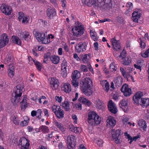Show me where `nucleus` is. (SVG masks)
I'll list each match as a JSON object with an SVG mask.
<instances>
[{"instance_id":"obj_1","label":"nucleus","mask_w":149,"mask_h":149,"mask_svg":"<svg viewBox=\"0 0 149 149\" xmlns=\"http://www.w3.org/2000/svg\"><path fill=\"white\" fill-rule=\"evenodd\" d=\"M84 4L88 6H97L105 10H109L112 8V4L111 0H82Z\"/></svg>"},{"instance_id":"obj_2","label":"nucleus","mask_w":149,"mask_h":149,"mask_svg":"<svg viewBox=\"0 0 149 149\" xmlns=\"http://www.w3.org/2000/svg\"><path fill=\"white\" fill-rule=\"evenodd\" d=\"M24 88L23 86L21 85H17L15 89L14 92L12 94L11 100L13 103L15 104H17L19 103L21 104V106L22 108L24 106V108L27 107L26 98L24 97L21 102H20V98L23 92L22 90Z\"/></svg>"},{"instance_id":"obj_3","label":"nucleus","mask_w":149,"mask_h":149,"mask_svg":"<svg viewBox=\"0 0 149 149\" xmlns=\"http://www.w3.org/2000/svg\"><path fill=\"white\" fill-rule=\"evenodd\" d=\"M88 121L92 126H95L99 124L101 121V118L94 111L89 113L88 114Z\"/></svg>"},{"instance_id":"obj_4","label":"nucleus","mask_w":149,"mask_h":149,"mask_svg":"<svg viewBox=\"0 0 149 149\" xmlns=\"http://www.w3.org/2000/svg\"><path fill=\"white\" fill-rule=\"evenodd\" d=\"M80 86L82 90L90 89L93 86L92 80L90 78L86 77L80 81Z\"/></svg>"},{"instance_id":"obj_5","label":"nucleus","mask_w":149,"mask_h":149,"mask_svg":"<svg viewBox=\"0 0 149 149\" xmlns=\"http://www.w3.org/2000/svg\"><path fill=\"white\" fill-rule=\"evenodd\" d=\"M81 76L79 71L77 70H74L72 73L71 75L72 80V84L74 87H77L79 86V81L78 79Z\"/></svg>"},{"instance_id":"obj_6","label":"nucleus","mask_w":149,"mask_h":149,"mask_svg":"<svg viewBox=\"0 0 149 149\" xmlns=\"http://www.w3.org/2000/svg\"><path fill=\"white\" fill-rule=\"evenodd\" d=\"M73 35L76 37H79L82 35L84 33V29L81 25L75 26L72 29Z\"/></svg>"},{"instance_id":"obj_7","label":"nucleus","mask_w":149,"mask_h":149,"mask_svg":"<svg viewBox=\"0 0 149 149\" xmlns=\"http://www.w3.org/2000/svg\"><path fill=\"white\" fill-rule=\"evenodd\" d=\"M75 136L71 135L67 137V144L69 149H74L75 143L74 141Z\"/></svg>"},{"instance_id":"obj_8","label":"nucleus","mask_w":149,"mask_h":149,"mask_svg":"<svg viewBox=\"0 0 149 149\" xmlns=\"http://www.w3.org/2000/svg\"><path fill=\"white\" fill-rule=\"evenodd\" d=\"M29 145V141L24 137L21 138L17 144L18 146H22L20 149H28Z\"/></svg>"},{"instance_id":"obj_9","label":"nucleus","mask_w":149,"mask_h":149,"mask_svg":"<svg viewBox=\"0 0 149 149\" xmlns=\"http://www.w3.org/2000/svg\"><path fill=\"white\" fill-rule=\"evenodd\" d=\"M120 130H117L115 131L114 129H112L111 131V132L113 139L115 140V141L116 143H120V136L121 134Z\"/></svg>"},{"instance_id":"obj_10","label":"nucleus","mask_w":149,"mask_h":149,"mask_svg":"<svg viewBox=\"0 0 149 149\" xmlns=\"http://www.w3.org/2000/svg\"><path fill=\"white\" fill-rule=\"evenodd\" d=\"M2 13L6 15L11 14L12 9L10 6L5 4H2L0 7Z\"/></svg>"},{"instance_id":"obj_11","label":"nucleus","mask_w":149,"mask_h":149,"mask_svg":"<svg viewBox=\"0 0 149 149\" xmlns=\"http://www.w3.org/2000/svg\"><path fill=\"white\" fill-rule=\"evenodd\" d=\"M111 42L113 45V49L116 51H120L121 47L119 41L116 40L115 39V37H114L111 39Z\"/></svg>"},{"instance_id":"obj_12","label":"nucleus","mask_w":149,"mask_h":149,"mask_svg":"<svg viewBox=\"0 0 149 149\" xmlns=\"http://www.w3.org/2000/svg\"><path fill=\"white\" fill-rule=\"evenodd\" d=\"M86 46L84 42H80L76 45L75 51L77 53H80L81 52L84 51L86 50Z\"/></svg>"},{"instance_id":"obj_13","label":"nucleus","mask_w":149,"mask_h":149,"mask_svg":"<svg viewBox=\"0 0 149 149\" xmlns=\"http://www.w3.org/2000/svg\"><path fill=\"white\" fill-rule=\"evenodd\" d=\"M120 90L124 93L125 96H129L131 94V89L128 88V85L127 84H125L123 85L120 88Z\"/></svg>"},{"instance_id":"obj_14","label":"nucleus","mask_w":149,"mask_h":149,"mask_svg":"<svg viewBox=\"0 0 149 149\" xmlns=\"http://www.w3.org/2000/svg\"><path fill=\"white\" fill-rule=\"evenodd\" d=\"M109 110L111 113L116 114L118 111L116 105L111 100H110L108 104Z\"/></svg>"},{"instance_id":"obj_15","label":"nucleus","mask_w":149,"mask_h":149,"mask_svg":"<svg viewBox=\"0 0 149 149\" xmlns=\"http://www.w3.org/2000/svg\"><path fill=\"white\" fill-rule=\"evenodd\" d=\"M47 15L49 18L52 19L56 15V12L55 9L50 7L47 8Z\"/></svg>"},{"instance_id":"obj_16","label":"nucleus","mask_w":149,"mask_h":149,"mask_svg":"<svg viewBox=\"0 0 149 149\" xmlns=\"http://www.w3.org/2000/svg\"><path fill=\"white\" fill-rule=\"evenodd\" d=\"M143 96V93L142 92L139 91L136 93L133 98L134 103L137 104H139V102L141 100V98Z\"/></svg>"},{"instance_id":"obj_17","label":"nucleus","mask_w":149,"mask_h":149,"mask_svg":"<svg viewBox=\"0 0 149 149\" xmlns=\"http://www.w3.org/2000/svg\"><path fill=\"white\" fill-rule=\"evenodd\" d=\"M18 19L20 22L24 24L28 22L29 18L28 17L24 14L23 13L19 12L18 13Z\"/></svg>"},{"instance_id":"obj_18","label":"nucleus","mask_w":149,"mask_h":149,"mask_svg":"<svg viewBox=\"0 0 149 149\" xmlns=\"http://www.w3.org/2000/svg\"><path fill=\"white\" fill-rule=\"evenodd\" d=\"M33 33L34 36L36 37V39L39 42H41V40L44 37H45L46 35L45 33H40L37 30L34 29L33 31Z\"/></svg>"},{"instance_id":"obj_19","label":"nucleus","mask_w":149,"mask_h":149,"mask_svg":"<svg viewBox=\"0 0 149 149\" xmlns=\"http://www.w3.org/2000/svg\"><path fill=\"white\" fill-rule=\"evenodd\" d=\"M50 84L52 88L54 90L57 89L59 85V82L57 79L52 78H51V81H50Z\"/></svg>"},{"instance_id":"obj_20","label":"nucleus","mask_w":149,"mask_h":149,"mask_svg":"<svg viewBox=\"0 0 149 149\" xmlns=\"http://www.w3.org/2000/svg\"><path fill=\"white\" fill-rule=\"evenodd\" d=\"M57 111H54V113L57 117L59 119H61L64 117V112L61 108L60 107H58Z\"/></svg>"},{"instance_id":"obj_21","label":"nucleus","mask_w":149,"mask_h":149,"mask_svg":"<svg viewBox=\"0 0 149 149\" xmlns=\"http://www.w3.org/2000/svg\"><path fill=\"white\" fill-rule=\"evenodd\" d=\"M141 17V13L138 12L134 11L132 13V19L136 22H138L139 19Z\"/></svg>"},{"instance_id":"obj_22","label":"nucleus","mask_w":149,"mask_h":149,"mask_svg":"<svg viewBox=\"0 0 149 149\" xmlns=\"http://www.w3.org/2000/svg\"><path fill=\"white\" fill-rule=\"evenodd\" d=\"M139 103V104L143 107H146L149 106V99L142 98Z\"/></svg>"},{"instance_id":"obj_23","label":"nucleus","mask_w":149,"mask_h":149,"mask_svg":"<svg viewBox=\"0 0 149 149\" xmlns=\"http://www.w3.org/2000/svg\"><path fill=\"white\" fill-rule=\"evenodd\" d=\"M114 83L115 86L118 88L120 87L122 84L123 82V79L121 77H116L114 80Z\"/></svg>"},{"instance_id":"obj_24","label":"nucleus","mask_w":149,"mask_h":149,"mask_svg":"<svg viewBox=\"0 0 149 149\" xmlns=\"http://www.w3.org/2000/svg\"><path fill=\"white\" fill-rule=\"evenodd\" d=\"M20 36L21 38H24L25 40L28 41L30 39L31 36L28 32H21L20 33Z\"/></svg>"},{"instance_id":"obj_25","label":"nucleus","mask_w":149,"mask_h":149,"mask_svg":"<svg viewBox=\"0 0 149 149\" xmlns=\"http://www.w3.org/2000/svg\"><path fill=\"white\" fill-rule=\"evenodd\" d=\"M61 90L67 93H69L71 91V86L70 84L69 83L65 84L61 87Z\"/></svg>"},{"instance_id":"obj_26","label":"nucleus","mask_w":149,"mask_h":149,"mask_svg":"<svg viewBox=\"0 0 149 149\" xmlns=\"http://www.w3.org/2000/svg\"><path fill=\"white\" fill-rule=\"evenodd\" d=\"M78 100L79 102L88 106H90L91 104V102L90 101L83 97H80Z\"/></svg>"},{"instance_id":"obj_27","label":"nucleus","mask_w":149,"mask_h":149,"mask_svg":"<svg viewBox=\"0 0 149 149\" xmlns=\"http://www.w3.org/2000/svg\"><path fill=\"white\" fill-rule=\"evenodd\" d=\"M50 60L54 64H57L59 62V58L55 55H52L50 57Z\"/></svg>"},{"instance_id":"obj_28","label":"nucleus","mask_w":149,"mask_h":149,"mask_svg":"<svg viewBox=\"0 0 149 149\" xmlns=\"http://www.w3.org/2000/svg\"><path fill=\"white\" fill-rule=\"evenodd\" d=\"M55 126L58 128L62 132L65 131L66 128L63 126V125L61 123L58 122L57 120H54V122Z\"/></svg>"},{"instance_id":"obj_29","label":"nucleus","mask_w":149,"mask_h":149,"mask_svg":"<svg viewBox=\"0 0 149 149\" xmlns=\"http://www.w3.org/2000/svg\"><path fill=\"white\" fill-rule=\"evenodd\" d=\"M9 68L8 70V75L10 77L12 78L14 73V68L12 65H9Z\"/></svg>"},{"instance_id":"obj_30","label":"nucleus","mask_w":149,"mask_h":149,"mask_svg":"<svg viewBox=\"0 0 149 149\" xmlns=\"http://www.w3.org/2000/svg\"><path fill=\"white\" fill-rule=\"evenodd\" d=\"M138 126L141 128H142L144 130L146 128L147 125L146 121L143 119L140 120L138 124Z\"/></svg>"},{"instance_id":"obj_31","label":"nucleus","mask_w":149,"mask_h":149,"mask_svg":"<svg viewBox=\"0 0 149 149\" xmlns=\"http://www.w3.org/2000/svg\"><path fill=\"white\" fill-rule=\"evenodd\" d=\"M12 42L19 45H21V42L20 40L18 37L16 36H12L11 38Z\"/></svg>"},{"instance_id":"obj_32","label":"nucleus","mask_w":149,"mask_h":149,"mask_svg":"<svg viewBox=\"0 0 149 149\" xmlns=\"http://www.w3.org/2000/svg\"><path fill=\"white\" fill-rule=\"evenodd\" d=\"M107 123L111 126H114L116 124V121L113 117L111 116H109L107 119Z\"/></svg>"},{"instance_id":"obj_33","label":"nucleus","mask_w":149,"mask_h":149,"mask_svg":"<svg viewBox=\"0 0 149 149\" xmlns=\"http://www.w3.org/2000/svg\"><path fill=\"white\" fill-rule=\"evenodd\" d=\"M69 105V104L68 102L67 101H65L62 103V106L64 108L65 111H68L70 109Z\"/></svg>"},{"instance_id":"obj_34","label":"nucleus","mask_w":149,"mask_h":149,"mask_svg":"<svg viewBox=\"0 0 149 149\" xmlns=\"http://www.w3.org/2000/svg\"><path fill=\"white\" fill-rule=\"evenodd\" d=\"M11 118L13 123L17 125L19 124V120L17 116L12 115L11 117Z\"/></svg>"},{"instance_id":"obj_35","label":"nucleus","mask_w":149,"mask_h":149,"mask_svg":"<svg viewBox=\"0 0 149 149\" xmlns=\"http://www.w3.org/2000/svg\"><path fill=\"white\" fill-rule=\"evenodd\" d=\"M82 92L86 95L89 96L92 95L93 91L91 90L88 91V89L81 90Z\"/></svg>"},{"instance_id":"obj_36","label":"nucleus","mask_w":149,"mask_h":149,"mask_svg":"<svg viewBox=\"0 0 149 149\" xmlns=\"http://www.w3.org/2000/svg\"><path fill=\"white\" fill-rule=\"evenodd\" d=\"M79 128L78 127H75L73 125L69 127V130L71 131L74 132L75 133H79Z\"/></svg>"},{"instance_id":"obj_37","label":"nucleus","mask_w":149,"mask_h":149,"mask_svg":"<svg viewBox=\"0 0 149 149\" xmlns=\"http://www.w3.org/2000/svg\"><path fill=\"white\" fill-rule=\"evenodd\" d=\"M122 61L123 64L125 65H128L131 63L130 58L128 57L125 58Z\"/></svg>"},{"instance_id":"obj_38","label":"nucleus","mask_w":149,"mask_h":149,"mask_svg":"<svg viewBox=\"0 0 149 149\" xmlns=\"http://www.w3.org/2000/svg\"><path fill=\"white\" fill-rule=\"evenodd\" d=\"M41 40L42 43L44 44H47L50 42L49 38H48L46 35L45 36V37H44Z\"/></svg>"},{"instance_id":"obj_39","label":"nucleus","mask_w":149,"mask_h":149,"mask_svg":"<svg viewBox=\"0 0 149 149\" xmlns=\"http://www.w3.org/2000/svg\"><path fill=\"white\" fill-rule=\"evenodd\" d=\"M40 130L43 133H47L49 129L45 125H42L40 127Z\"/></svg>"},{"instance_id":"obj_40","label":"nucleus","mask_w":149,"mask_h":149,"mask_svg":"<svg viewBox=\"0 0 149 149\" xmlns=\"http://www.w3.org/2000/svg\"><path fill=\"white\" fill-rule=\"evenodd\" d=\"M127 100L125 99H123L122 100L119 104L120 107L122 108V107H125L127 105Z\"/></svg>"},{"instance_id":"obj_41","label":"nucleus","mask_w":149,"mask_h":149,"mask_svg":"<svg viewBox=\"0 0 149 149\" xmlns=\"http://www.w3.org/2000/svg\"><path fill=\"white\" fill-rule=\"evenodd\" d=\"M33 61L38 70L39 71H41L42 68V65L38 61H35L34 60H33Z\"/></svg>"},{"instance_id":"obj_42","label":"nucleus","mask_w":149,"mask_h":149,"mask_svg":"<svg viewBox=\"0 0 149 149\" xmlns=\"http://www.w3.org/2000/svg\"><path fill=\"white\" fill-rule=\"evenodd\" d=\"M79 70L81 72H87L88 70L87 66L84 65H81Z\"/></svg>"},{"instance_id":"obj_43","label":"nucleus","mask_w":149,"mask_h":149,"mask_svg":"<svg viewBox=\"0 0 149 149\" xmlns=\"http://www.w3.org/2000/svg\"><path fill=\"white\" fill-rule=\"evenodd\" d=\"M6 62H7V63H9V65H12V64H13V58H11V56H8L7 58L6 59Z\"/></svg>"},{"instance_id":"obj_44","label":"nucleus","mask_w":149,"mask_h":149,"mask_svg":"<svg viewBox=\"0 0 149 149\" xmlns=\"http://www.w3.org/2000/svg\"><path fill=\"white\" fill-rule=\"evenodd\" d=\"M0 40L8 42L9 40L8 36L6 34H3L1 36Z\"/></svg>"},{"instance_id":"obj_45","label":"nucleus","mask_w":149,"mask_h":149,"mask_svg":"<svg viewBox=\"0 0 149 149\" xmlns=\"http://www.w3.org/2000/svg\"><path fill=\"white\" fill-rule=\"evenodd\" d=\"M103 103L100 100H98L97 104V107L99 109H102Z\"/></svg>"},{"instance_id":"obj_46","label":"nucleus","mask_w":149,"mask_h":149,"mask_svg":"<svg viewBox=\"0 0 149 149\" xmlns=\"http://www.w3.org/2000/svg\"><path fill=\"white\" fill-rule=\"evenodd\" d=\"M61 66V69H66L67 67V62L64 59L62 61Z\"/></svg>"},{"instance_id":"obj_47","label":"nucleus","mask_w":149,"mask_h":149,"mask_svg":"<svg viewBox=\"0 0 149 149\" xmlns=\"http://www.w3.org/2000/svg\"><path fill=\"white\" fill-rule=\"evenodd\" d=\"M141 56L144 58H146L149 56V48L145 52L142 53Z\"/></svg>"},{"instance_id":"obj_48","label":"nucleus","mask_w":149,"mask_h":149,"mask_svg":"<svg viewBox=\"0 0 149 149\" xmlns=\"http://www.w3.org/2000/svg\"><path fill=\"white\" fill-rule=\"evenodd\" d=\"M87 54H85L82 57V61L83 62V63H88V61L87 60V59H88L89 58H87Z\"/></svg>"},{"instance_id":"obj_49","label":"nucleus","mask_w":149,"mask_h":149,"mask_svg":"<svg viewBox=\"0 0 149 149\" xmlns=\"http://www.w3.org/2000/svg\"><path fill=\"white\" fill-rule=\"evenodd\" d=\"M126 52L123 49V51L120 54L119 56L120 58H121L122 59H123L125 58L126 56Z\"/></svg>"},{"instance_id":"obj_50","label":"nucleus","mask_w":149,"mask_h":149,"mask_svg":"<svg viewBox=\"0 0 149 149\" xmlns=\"http://www.w3.org/2000/svg\"><path fill=\"white\" fill-rule=\"evenodd\" d=\"M8 43V42L3 41L0 40V47L2 48Z\"/></svg>"},{"instance_id":"obj_51","label":"nucleus","mask_w":149,"mask_h":149,"mask_svg":"<svg viewBox=\"0 0 149 149\" xmlns=\"http://www.w3.org/2000/svg\"><path fill=\"white\" fill-rule=\"evenodd\" d=\"M29 119L28 118H27V120H25L22 121L20 123V125L22 126H26L28 125L29 123Z\"/></svg>"},{"instance_id":"obj_52","label":"nucleus","mask_w":149,"mask_h":149,"mask_svg":"<svg viewBox=\"0 0 149 149\" xmlns=\"http://www.w3.org/2000/svg\"><path fill=\"white\" fill-rule=\"evenodd\" d=\"M139 40H140V47L141 48L144 49L146 46L145 43L143 42L141 38H139Z\"/></svg>"},{"instance_id":"obj_53","label":"nucleus","mask_w":149,"mask_h":149,"mask_svg":"<svg viewBox=\"0 0 149 149\" xmlns=\"http://www.w3.org/2000/svg\"><path fill=\"white\" fill-rule=\"evenodd\" d=\"M62 72H61V74L62 76L63 77H66L67 75V71L66 70V69H61Z\"/></svg>"},{"instance_id":"obj_54","label":"nucleus","mask_w":149,"mask_h":149,"mask_svg":"<svg viewBox=\"0 0 149 149\" xmlns=\"http://www.w3.org/2000/svg\"><path fill=\"white\" fill-rule=\"evenodd\" d=\"M117 68L113 64H111L110 66V69L112 71H116Z\"/></svg>"},{"instance_id":"obj_55","label":"nucleus","mask_w":149,"mask_h":149,"mask_svg":"<svg viewBox=\"0 0 149 149\" xmlns=\"http://www.w3.org/2000/svg\"><path fill=\"white\" fill-rule=\"evenodd\" d=\"M126 7L127 8H129V10H131L133 8V5L132 3L129 2L126 4Z\"/></svg>"},{"instance_id":"obj_56","label":"nucleus","mask_w":149,"mask_h":149,"mask_svg":"<svg viewBox=\"0 0 149 149\" xmlns=\"http://www.w3.org/2000/svg\"><path fill=\"white\" fill-rule=\"evenodd\" d=\"M107 84L105 85V87L103 88V89L107 92L109 90V82H107Z\"/></svg>"},{"instance_id":"obj_57","label":"nucleus","mask_w":149,"mask_h":149,"mask_svg":"<svg viewBox=\"0 0 149 149\" xmlns=\"http://www.w3.org/2000/svg\"><path fill=\"white\" fill-rule=\"evenodd\" d=\"M97 145L99 146H102L103 145V142L102 139H100L97 141Z\"/></svg>"},{"instance_id":"obj_58","label":"nucleus","mask_w":149,"mask_h":149,"mask_svg":"<svg viewBox=\"0 0 149 149\" xmlns=\"http://www.w3.org/2000/svg\"><path fill=\"white\" fill-rule=\"evenodd\" d=\"M129 119L127 117H124L123 119V122L124 124L126 125L127 124V122L128 121Z\"/></svg>"},{"instance_id":"obj_59","label":"nucleus","mask_w":149,"mask_h":149,"mask_svg":"<svg viewBox=\"0 0 149 149\" xmlns=\"http://www.w3.org/2000/svg\"><path fill=\"white\" fill-rule=\"evenodd\" d=\"M58 107H60L59 106H56L55 105H54L53 106H52V109L54 113V111H57V110H58V109L59 108Z\"/></svg>"},{"instance_id":"obj_60","label":"nucleus","mask_w":149,"mask_h":149,"mask_svg":"<svg viewBox=\"0 0 149 149\" xmlns=\"http://www.w3.org/2000/svg\"><path fill=\"white\" fill-rule=\"evenodd\" d=\"M55 98L56 101H57L59 103L61 102L62 101V97L61 96L59 97V96H56Z\"/></svg>"},{"instance_id":"obj_61","label":"nucleus","mask_w":149,"mask_h":149,"mask_svg":"<svg viewBox=\"0 0 149 149\" xmlns=\"http://www.w3.org/2000/svg\"><path fill=\"white\" fill-rule=\"evenodd\" d=\"M51 56L50 53L47 52L44 54V58L48 59L49 58H50V57Z\"/></svg>"},{"instance_id":"obj_62","label":"nucleus","mask_w":149,"mask_h":149,"mask_svg":"<svg viewBox=\"0 0 149 149\" xmlns=\"http://www.w3.org/2000/svg\"><path fill=\"white\" fill-rule=\"evenodd\" d=\"M120 70L123 76L125 77V75L126 74H125V71L124 70V69L123 68L120 67Z\"/></svg>"},{"instance_id":"obj_63","label":"nucleus","mask_w":149,"mask_h":149,"mask_svg":"<svg viewBox=\"0 0 149 149\" xmlns=\"http://www.w3.org/2000/svg\"><path fill=\"white\" fill-rule=\"evenodd\" d=\"M145 119H149V110L147 109L145 112Z\"/></svg>"},{"instance_id":"obj_64","label":"nucleus","mask_w":149,"mask_h":149,"mask_svg":"<svg viewBox=\"0 0 149 149\" xmlns=\"http://www.w3.org/2000/svg\"><path fill=\"white\" fill-rule=\"evenodd\" d=\"M58 147L59 149H65L66 148L63 145L62 143H59Z\"/></svg>"}]
</instances>
